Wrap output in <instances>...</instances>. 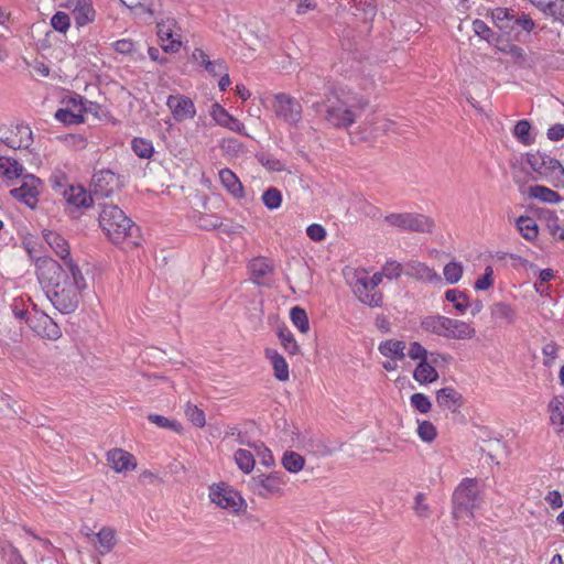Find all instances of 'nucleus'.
Listing matches in <instances>:
<instances>
[{
    "mask_svg": "<svg viewBox=\"0 0 564 564\" xmlns=\"http://www.w3.org/2000/svg\"><path fill=\"white\" fill-rule=\"evenodd\" d=\"M36 275L56 310L70 314L78 307L82 291L87 284L80 268L73 260L66 261V268H63L52 258H40L36 261Z\"/></svg>",
    "mask_w": 564,
    "mask_h": 564,
    "instance_id": "obj_1",
    "label": "nucleus"
},
{
    "mask_svg": "<svg viewBox=\"0 0 564 564\" xmlns=\"http://www.w3.org/2000/svg\"><path fill=\"white\" fill-rule=\"evenodd\" d=\"M367 100L359 95L344 89L335 90L324 101L312 105L314 111L333 128L347 129L367 107Z\"/></svg>",
    "mask_w": 564,
    "mask_h": 564,
    "instance_id": "obj_2",
    "label": "nucleus"
},
{
    "mask_svg": "<svg viewBox=\"0 0 564 564\" xmlns=\"http://www.w3.org/2000/svg\"><path fill=\"white\" fill-rule=\"evenodd\" d=\"M99 225L115 245L126 243L129 248L140 245L139 227L117 205H101Z\"/></svg>",
    "mask_w": 564,
    "mask_h": 564,
    "instance_id": "obj_3",
    "label": "nucleus"
},
{
    "mask_svg": "<svg viewBox=\"0 0 564 564\" xmlns=\"http://www.w3.org/2000/svg\"><path fill=\"white\" fill-rule=\"evenodd\" d=\"M421 327L424 332L447 339H470L476 334L475 328L468 323L443 315H429L423 317Z\"/></svg>",
    "mask_w": 564,
    "mask_h": 564,
    "instance_id": "obj_4",
    "label": "nucleus"
},
{
    "mask_svg": "<svg viewBox=\"0 0 564 564\" xmlns=\"http://www.w3.org/2000/svg\"><path fill=\"white\" fill-rule=\"evenodd\" d=\"M453 517L455 519L471 517L474 509L479 507V488L475 479L465 478L453 494Z\"/></svg>",
    "mask_w": 564,
    "mask_h": 564,
    "instance_id": "obj_5",
    "label": "nucleus"
},
{
    "mask_svg": "<svg viewBox=\"0 0 564 564\" xmlns=\"http://www.w3.org/2000/svg\"><path fill=\"white\" fill-rule=\"evenodd\" d=\"M527 163L539 177L551 181L555 186L564 184V167L556 159L542 152L528 153Z\"/></svg>",
    "mask_w": 564,
    "mask_h": 564,
    "instance_id": "obj_6",
    "label": "nucleus"
},
{
    "mask_svg": "<svg viewBox=\"0 0 564 564\" xmlns=\"http://www.w3.org/2000/svg\"><path fill=\"white\" fill-rule=\"evenodd\" d=\"M384 221L400 230L413 232H432L435 226L431 217L416 213H391L384 217Z\"/></svg>",
    "mask_w": 564,
    "mask_h": 564,
    "instance_id": "obj_7",
    "label": "nucleus"
},
{
    "mask_svg": "<svg viewBox=\"0 0 564 564\" xmlns=\"http://www.w3.org/2000/svg\"><path fill=\"white\" fill-rule=\"evenodd\" d=\"M272 108L275 116L291 127H296L302 121V105L289 94L279 93L274 95Z\"/></svg>",
    "mask_w": 564,
    "mask_h": 564,
    "instance_id": "obj_8",
    "label": "nucleus"
},
{
    "mask_svg": "<svg viewBox=\"0 0 564 564\" xmlns=\"http://www.w3.org/2000/svg\"><path fill=\"white\" fill-rule=\"evenodd\" d=\"M0 142L8 148L29 149L33 142L32 130L28 124H2L0 126Z\"/></svg>",
    "mask_w": 564,
    "mask_h": 564,
    "instance_id": "obj_9",
    "label": "nucleus"
},
{
    "mask_svg": "<svg viewBox=\"0 0 564 564\" xmlns=\"http://www.w3.org/2000/svg\"><path fill=\"white\" fill-rule=\"evenodd\" d=\"M42 186L43 182L39 177L26 174L22 177L21 185L10 191V195L33 209L37 205Z\"/></svg>",
    "mask_w": 564,
    "mask_h": 564,
    "instance_id": "obj_10",
    "label": "nucleus"
},
{
    "mask_svg": "<svg viewBox=\"0 0 564 564\" xmlns=\"http://www.w3.org/2000/svg\"><path fill=\"white\" fill-rule=\"evenodd\" d=\"M283 477V474L278 471L259 475L250 479L249 487L261 497L280 496L285 484Z\"/></svg>",
    "mask_w": 564,
    "mask_h": 564,
    "instance_id": "obj_11",
    "label": "nucleus"
},
{
    "mask_svg": "<svg viewBox=\"0 0 564 564\" xmlns=\"http://www.w3.org/2000/svg\"><path fill=\"white\" fill-rule=\"evenodd\" d=\"M158 37L165 53H176L182 46L181 29L174 19L167 18L158 22Z\"/></svg>",
    "mask_w": 564,
    "mask_h": 564,
    "instance_id": "obj_12",
    "label": "nucleus"
},
{
    "mask_svg": "<svg viewBox=\"0 0 564 564\" xmlns=\"http://www.w3.org/2000/svg\"><path fill=\"white\" fill-rule=\"evenodd\" d=\"M209 497L212 502L232 512H237L242 505L241 496L236 490L224 484L212 487Z\"/></svg>",
    "mask_w": 564,
    "mask_h": 564,
    "instance_id": "obj_13",
    "label": "nucleus"
},
{
    "mask_svg": "<svg viewBox=\"0 0 564 564\" xmlns=\"http://www.w3.org/2000/svg\"><path fill=\"white\" fill-rule=\"evenodd\" d=\"M28 324L42 338L56 340L62 336L59 326L45 313H34Z\"/></svg>",
    "mask_w": 564,
    "mask_h": 564,
    "instance_id": "obj_14",
    "label": "nucleus"
},
{
    "mask_svg": "<svg viewBox=\"0 0 564 564\" xmlns=\"http://www.w3.org/2000/svg\"><path fill=\"white\" fill-rule=\"evenodd\" d=\"M119 186V178L110 170H100L94 173L91 177V194L100 197L110 196Z\"/></svg>",
    "mask_w": 564,
    "mask_h": 564,
    "instance_id": "obj_15",
    "label": "nucleus"
},
{
    "mask_svg": "<svg viewBox=\"0 0 564 564\" xmlns=\"http://www.w3.org/2000/svg\"><path fill=\"white\" fill-rule=\"evenodd\" d=\"M166 106L171 110L173 118L178 122L193 119L196 115V108L193 100L185 95L169 96Z\"/></svg>",
    "mask_w": 564,
    "mask_h": 564,
    "instance_id": "obj_16",
    "label": "nucleus"
},
{
    "mask_svg": "<svg viewBox=\"0 0 564 564\" xmlns=\"http://www.w3.org/2000/svg\"><path fill=\"white\" fill-rule=\"evenodd\" d=\"M352 292L360 303L369 307H380L383 302V295L380 290L372 288L361 276L357 278L352 285Z\"/></svg>",
    "mask_w": 564,
    "mask_h": 564,
    "instance_id": "obj_17",
    "label": "nucleus"
},
{
    "mask_svg": "<svg viewBox=\"0 0 564 564\" xmlns=\"http://www.w3.org/2000/svg\"><path fill=\"white\" fill-rule=\"evenodd\" d=\"M404 273L425 283H438L442 284L441 275L424 262L411 260L404 264Z\"/></svg>",
    "mask_w": 564,
    "mask_h": 564,
    "instance_id": "obj_18",
    "label": "nucleus"
},
{
    "mask_svg": "<svg viewBox=\"0 0 564 564\" xmlns=\"http://www.w3.org/2000/svg\"><path fill=\"white\" fill-rule=\"evenodd\" d=\"M249 270L251 273V281L254 284L261 286L270 285L269 278L273 272V265L268 259L263 257L252 259L249 263Z\"/></svg>",
    "mask_w": 564,
    "mask_h": 564,
    "instance_id": "obj_19",
    "label": "nucleus"
},
{
    "mask_svg": "<svg viewBox=\"0 0 564 564\" xmlns=\"http://www.w3.org/2000/svg\"><path fill=\"white\" fill-rule=\"evenodd\" d=\"M210 116L217 124L237 133H245V126L237 118L231 116L221 105L215 102L210 109Z\"/></svg>",
    "mask_w": 564,
    "mask_h": 564,
    "instance_id": "obj_20",
    "label": "nucleus"
},
{
    "mask_svg": "<svg viewBox=\"0 0 564 564\" xmlns=\"http://www.w3.org/2000/svg\"><path fill=\"white\" fill-rule=\"evenodd\" d=\"M192 59L214 77L221 75L227 67V64L223 58L212 61L208 54L202 48H195L193 51Z\"/></svg>",
    "mask_w": 564,
    "mask_h": 564,
    "instance_id": "obj_21",
    "label": "nucleus"
},
{
    "mask_svg": "<svg viewBox=\"0 0 564 564\" xmlns=\"http://www.w3.org/2000/svg\"><path fill=\"white\" fill-rule=\"evenodd\" d=\"M107 460L117 473L132 470L137 467L134 456L121 448L109 451Z\"/></svg>",
    "mask_w": 564,
    "mask_h": 564,
    "instance_id": "obj_22",
    "label": "nucleus"
},
{
    "mask_svg": "<svg viewBox=\"0 0 564 564\" xmlns=\"http://www.w3.org/2000/svg\"><path fill=\"white\" fill-rule=\"evenodd\" d=\"M45 242L51 247L57 257L63 260V268H66V261L73 260L69 257V245L64 237L51 230L43 231Z\"/></svg>",
    "mask_w": 564,
    "mask_h": 564,
    "instance_id": "obj_23",
    "label": "nucleus"
},
{
    "mask_svg": "<svg viewBox=\"0 0 564 564\" xmlns=\"http://www.w3.org/2000/svg\"><path fill=\"white\" fill-rule=\"evenodd\" d=\"M463 395L452 387H445L436 392V402L452 412H456L463 405Z\"/></svg>",
    "mask_w": 564,
    "mask_h": 564,
    "instance_id": "obj_24",
    "label": "nucleus"
},
{
    "mask_svg": "<svg viewBox=\"0 0 564 564\" xmlns=\"http://www.w3.org/2000/svg\"><path fill=\"white\" fill-rule=\"evenodd\" d=\"M64 198L74 207H89L93 203L91 194L80 185H72L64 192Z\"/></svg>",
    "mask_w": 564,
    "mask_h": 564,
    "instance_id": "obj_25",
    "label": "nucleus"
},
{
    "mask_svg": "<svg viewBox=\"0 0 564 564\" xmlns=\"http://www.w3.org/2000/svg\"><path fill=\"white\" fill-rule=\"evenodd\" d=\"M95 10L90 0H76L73 15L78 26H84L95 19Z\"/></svg>",
    "mask_w": 564,
    "mask_h": 564,
    "instance_id": "obj_26",
    "label": "nucleus"
},
{
    "mask_svg": "<svg viewBox=\"0 0 564 564\" xmlns=\"http://www.w3.org/2000/svg\"><path fill=\"white\" fill-rule=\"evenodd\" d=\"M527 195L529 198L538 199L546 204H556L562 200L561 195L543 185H533L528 188Z\"/></svg>",
    "mask_w": 564,
    "mask_h": 564,
    "instance_id": "obj_27",
    "label": "nucleus"
},
{
    "mask_svg": "<svg viewBox=\"0 0 564 564\" xmlns=\"http://www.w3.org/2000/svg\"><path fill=\"white\" fill-rule=\"evenodd\" d=\"M265 357L270 360L274 376L280 381L289 380V365L284 357L274 349H265Z\"/></svg>",
    "mask_w": 564,
    "mask_h": 564,
    "instance_id": "obj_28",
    "label": "nucleus"
},
{
    "mask_svg": "<svg viewBox=\"0 0 564 564\" xmlns=\"http://www.w3.org/2000/svg\"><path fill=\"white\" fill-rule=\"evenodd\" d=\"M219 178L226 189L236 198L243 196V186L236 174L229 169L219 171Z\"/></svg>",
    "mask_w": 564,
    "mask_h": 564,
    "instance_id": "obj_29",
    "label": "nucleus"
},
{
    "mask_svg": "<svg viewBox=\"0 0 564 564\" xmlns=\"http://www.w3.org/2000/svg\"><path fill=\"white\" fill-rule=\"evenodd\" d=\"M404 349H405V343L402 340H394V339H388V340L381 341L378 347V350L384 357H388L391 359H400V360H402L405 357Z\"/></svg>",
    "mask_w": 564,
    "mask_h": 564,
    "instance_id": "obj_30",
    "label": "nucleus"
},
{
    "mask_svg": "<svg viewBox=\"0 0 564 564\" xmlns=\"http://www.w3.org/2000/svg\"><path fill=\"white\" fill-rule=\"evenodd\" d=\"M413 378L420 383H432L438 379V372L427 360H423L416 366Z\"/></svg>",
    "mask_w": 564,
    "mask_h": 564,
    "instance_id": "obj_31",
    "label": "nucleus"
},
{
    "mask_svg": "<svg viewBox=\"0 0 564 564\" xmlns=\"http://www.w3.org/2000/svg\"><path fill=\"white\" fill-rule=\"evenodd\" d=\"M95 535L98 541L97 550L100 554L109 553L116 545V531L109 527H104Z\"/></svg>",
    "mask_w": 564,
    "mask_h": 564,
    "instance_id": "obj_32",
    "label": "nucleus"
},
{
    "mask_svg": "<svg viewBox=\"0 0 564 564\" xmlns=\"http://www.w3.org/2000/svg\"><path fill=\"white\" fill-rule=\"evenodd\" d=\"M517 228L527 240H534L538 237V225L531 217L520 216L517 219Z\"/></svg>",
    "mask_w": 564,
    "mask_h": 564,
    "instance_id": "obj_33",
    "label": "nucleus"
},
{
    "mask_svg": "<svg viewBox=\"0 0 564 564\" xmlns=\"http://www.w3.org/2000/svg\"><path fill=\"white\" fill-rule=\"evenodd\" d=\"M491 315L495 319L505 324L513 323L516 316L513 308L503 302L495 303L491 306Z\"/></svg>",
    "mask_w": 564,
    "mask_h": 564,
    "instance_id": "obj_34",
    "label": "nucleus"
},
{
    "mask_svg": "<svg viewBox=\"0 0 564 564\" xmlns=\"http://www.w3.org/2000/svg\"><path fill=\"white\" fill-rule=\"evenodd\" d=\"M473 30L477 36L491 45H497L500 41V35L495 33L482 20L476 19L473 22Z\"/></svg>",
    "mask_w": 564,
    "mask_h": 564,
    "instance_id": "obj_35",
    "label": "nucleus"
},
{
    "mask_svg": "<svg viewBox=\"0 0 564 564\" xmlns=\"http://www.w3.org/2000/svg\"><path fill=\"white\" fill-rule=\"evenodd\" d=\"M491 18L500 30H507L511 28L512 19L514 18V11L508 8H496L491 12Z\"/></svg>",
    "mask_w": 564,
    "mask_h": 564,
    "instance_id": "obj_36",
    "label": "nucleus"
},
{
    "mask_svg": "<svg viewBox=\"0 0 564 564\" xmlns=\"http://www.w3.org/2000/svg\"><path fill=\"white\" fill-rule=\"evenodd\" d=\"M278 337L284 350L289 355H297L300 352V346L297 345L292 332L288 327H280L278 329Z\"/></svg>",
    "mask_w": 564,
    "mask_h": 564,
    "instance_id": "obj_37",
    "label": "nucleus"
},
{
    "mask_svg": "<svg viewBox=\"0 0 564 564\" xmlns=\"http://www.w3.org/2000/svg\"><path fill=\"white\" fill-rule=\"evenodd\" d=\"M54 117L57 121L64 124H79L84 122V115L67 106L58 109Z\"/></svg>",
    "mask_w": 564,
    "mask_h": 564,
    "instance_id": "obj_38",
    "label": "nucleus"
},
{
    "mask_svg": "<svg viewBox=\"0 0 564 564\" xmlns=\"http://www.w3.org/2000/svg\"><path fill=\"white\" fill-rule=\"evenodd\" d=\"M304 457L293 451L285 452L282 457V465L290 473H299L304 467Z\"/></svg>",
    "mask_w": 564,
    "mask_h": 564,
    "instance_id": "obj_39",
    "label": "nucleus"
},
{
    "mask_svg": "<svg viewBox=\"0 0 564 564\" xmlns=\"http://www.w3.org/2000/svg\"><path fill=\"white\" fill-rule=\"evenodd\" d=\"M445 299L448 302L453 303L456 311L459 312L460 314H464L469 306L466 293L456 289L447 290L445 292Z\"/></svg>",
    "mask_w": 564,
    "mask_h": 564,
    "instance_id": "obj_40",
    "label": "nucleus"
},
{
    "mask_svg": "<svg viewBox=\"0 0 564 564\" xmlns=\"http://www.w3.org/2000/svg\"><path fill=\"white\" fill-rule=\"evenodd\" d=\"M234 458L238 468L245 474H249L253 470L256 464L254 456L248 449L240 448L236 451Z\"/></svg>",
    "mask_w": 564,
    "mask_h": 564,
    "instance_id": "obj_41",
    "label": "nucleus"
},
{
    "mask_svg": "<svg viewBox=\"0 0 564 564\" xmlns=\"http://www.w3.org/2000/svg\"><path fill=\"white\" fill-rule=\"evenodd\" d=\"M513 135L519 142L524 145H530L534 142V137L531 134V124L528 120H519L513 128Z\"/></svg>",
    "mask_w": 564,
    "mask_h": 564,
    "instance_id": "obj_42",
    "label": "nucleus"
},
{
    "mask_svg": "<svg viewBox=\"0 0 564 564\" xmlns=\"http://www.w3.org/2000/svg\"><path fill=\"white\" fill-rule=\"evenodd\" d=\"M550 420L552 424H564V397H555L549 404Z\"/></svg>",
    "mask_w": 564,
    "mask_h": 564,
    "instance_id": "obj_43",
    "label": "nucleus"
},
{
    "mask_svg": "<svg viewBox=\"0 0 564 564\" xmlns=\"http://www.w3.org/2000/svg\"><path fill=\"white\" fill-rule=\"evenodd\" d=\"M23 170V165L18 161L0 156V171H2L7 178L20 177Z\"/></svg>",
    "mask_w": 564,
    "mask_h": 564,
    "instance_id": "obj_44",
    "label": "nucleus"
},
{
    "mask_svg": "<svg viewBox=\"0 0 564 564\" xmlns=\"http://www.w3.org/2000/svg\"><path fill=\"white\" fill-rule=\"evenodd\" d=\"M508 56L520 67H531L534 64L533 58L525 53L524 48L516 44L513 47H509Z\"/></svg>",
    "mask_w": 564,
    "mask_h": 564,
    "instance_id": "obj_45",
    "label": "nucleus"
},
{
    "mask_svg": "<svg viewBox=\"0 0 564 564\" xmlns=\"http://www.w3.org/2000/svg\"><path fill=\"white\" fill-rule=\"evenodd\" d=\"M131 147L135 155L141 159H150L154 153L152 142L143 138H134L131 142Z\"/></svg>",
    "mask_w": 564,
    "mask_h": 564,
    "instance_id": "obj_46",
    "label": "nucleus"
},
{
    "mask_svg": "<svg viewBox=\"0 0 564 564\" xmlns=\"http://www.w3.org/2000/svg\"><path fill=\"white\" fill-rule=\"evenodd\" d=\"M290 317L294 326L301 332V333H307L310 329V323L308 317L305 312L300 306H294L291 308Z\"/></svg>",
    "mask_w": 564,
    "mask_h": 564,
    "instance_id": "obj_47",
    "label": "nucleus"
},
{
    "mask_svg": "<svg viewBox=\"0 0 564 564\" xmlns=\"http://www.w3.org/2000/svg\"><path fill=\"white\" fill-rule=\"evenodd\" d=\"M121 2L137 14L149 13L152 15L154 12L153 0H121Z\"/></svg>",
    "mask_w": 564,
    "mask_h": 564,
    "instance_id": "obj_48",
    "label": "nucleus"
},
{
    "mask_svg": "<svg viewBox=\"0 0 564 564\" xmlns=\"http://www.w3.org/2000/svg\"><path fill=\"white\" fill-rule=\"evenodd\" d=\"M413 510L417 518L426 519L432 514V509L426 502V496L423 492H417L414 497Z\"/></svg>",
    "mask_w": 564,
    "mask_h": 564,
    "instance_id": "obj_49",
    "label": "nucleus"
},
{
    "mask_svg": "<svg viewBox=\"0 0 564 564\" xmlns=\"http://www.w3.org/2000/svg\"><path fill=\"white\" fill-rule=\"evenodd\" d=\"M444 278L447 283L455 284L463 276V265L459 262L452 261L444 267L443 270Z\"/></svg>",
    "mask_w": 564,
    "mask_h": 564,
    "instance_id": "obj_50",
    "label": "nucleus"
},
{
    "mask_svg": "<svg viewBox=\"0 0 564 564\" xmlns=\"http://www.w3.org/2000/svg\"><path fill=\"white\" fill-rule=\"evenodd\" d=\"M262 202L267 208L278 209L282 203V194L278 188L269 187L262 194Z\"/></svg>",
    "mask_w": 564,
    "mask_h": 564,
    "instance_id": "obj_51",
    "label": "nucleus"
},
{
    "mask_svg": "<svg viewBox=\"0 0 564 564\" xmlns=\"http://www.w3.org/2000/svg\"><path fill=\"white\" fill-rule=\"evenodd\" d=\"M187 419L196 426L204 427L206 424L205 413L195 404L187 403L185 409Z\"/></svg>",
    "mask_w": 564,
    "mask_h": 564,
    "instance_id": "obj_52",
    "label": "nucleus"
},
{
    "mask_svg": "<svg viewBox=\"0 0 564 564\" xmlns=\"http://www.w3.org/2000/svg\"><path fill=\"white\" fill-rule=\"evenodd\" d=\"M63 102L67 107L73 108L75 111H80L82 115H84V112H87L88 110H90V106H93V102L84 99L79 95L70 96V97L64 99Z\"/></svg>",
    "mask_w": 564,
    "mask_h": 564,
    "instance_id": "obj_53",
    "label": "nucleus"
},
{
    "mask_svg": "<svg viewBox=\"0 0 564 564\" xmlns=\"http://www.w3.org/2000/svg\"><path fill=\"white\" fill-rule=\"evenodd\" d=\"M381 271L387 279L397 280L404 272V265L395 260H388Z\"/></svg>",
    "mask_w": 564,
    "mask_h": 564,
    "instance_id": "obj_54",
    "label": "nucleus"
},
{
    "mask_svg": "<svg viewBox=\"0 0 564 564\" xmlns=\"http://www.w3.org/2000/svg\"><path fill=\"white\" fill-rule=\"evenodd\" d=\"M417 435L423 442L431 443L435 440L437 433L435 426L430 421H422L419 422Z\"/></svg>",
    "mask_w": 564,
    "mask_h": 564,
    "instance_id": "obj_55",
    "label": "nucleus"
},
{
    "mask_svg": "<svg viewBox=\"0 0 564 564\" xmlns=\"http://www.w3.org/2000/svg\"><path fill=\"white\" fill-rule=\"evenodd\" d=\"M148 420L158 425L159 427H162V429H170V430H173V431H176V432H180L182 426L178 422L174 421V420H170L163 415H159V414H150L148 416Z\"/></svg>",
    "mask_w": 564,
    "mask_h": 564,
    "instance_id": "obj_56",
    "label": "nucleus"
},
{
    "mask_svg": "<svg viewBox=\"0 0 564 564\" xmlns=\"http://www.w3.org/2000/svg\"><path fill=\"white\" fill-rule=\"evenodd\" d=\"M51 25L55 31L66 33L70 25V19L67 13L58 11L52 17Z\"/></svg>",
    "mask_w": 564,
    "mask_h": 564,
    "instance_id": "obj_57",
    "label": "nucleus"
},
{
    "mask_svg": "<svg viewBox=\"0 0 564 564\" xmlns=\"http://www.w3.org/2000/svg\"><path fill=\"white\" fill-rule=\"evenodd\" d=\"M411 405L421 413H427L432 403L430 399L423 393H414L410 398Z\"/></svg>",
    "mask_w": 564,
    "mask_h": 564,
    "instance_id": "obj_58",
    "label": "nucleus"
},
{
    "mask_svg": "<svg viewBox=\"0 0 564 564\" xmlns=\"http://www.w3.org/2000/svg\"><path fill=\"white\" fill-rule=\"evenodd\" d=\"M50 182L52 187L61 195H64V192L68 189L69 186H72V184H68L66 175L62 172L52 174Z\"/></svg>",
    "mask_w": 564,
    "mask_h": 564,
    "instance_id": "obj_59",
    "label": "nucleus"
},
{
    "mask_svg": "<svg viewBox=\"0 0 564 564\" xmlns=\"http://www.w3.org/2000/svg\"><path fill=\"white\" fill-rule=\"evenodd\" d=\"M492 274H494L492 268L487 267L485 269L484 275L478 278L477 281L475 282V289L479 290V291L488 290L494 283Z\"/></svg>",
    "mask_w": 564,
    "mask_h": 564,
    "instance_id": "obj_60",
    "label": "nucleus"
},
{
    "mask_svg": "<svg viewBox=\"0 0 564 564\" xmlns=\"http://www.w3.org/2000/svg\"><path fill=\"white\" fill-rule=\"evenodd\" d=\"M514 25L519 26L520 29L527 32H531L535 24L534 21L528 14L522 13L521 15H517L514 13L511 28H513Z\"/></svg>",
    "mask_w": 564,
    "mask_h": 564,
    "instance_id": "obj_61",
    "label": "nucleus"
},
{
    "mask_svg": "<svg viewBox=\"0 0 564 564\" xmlns=\"http://www.w3.org/2000/svg\"><path fill=\"white\" fill-rule=\"evenodd\" d=\"M408 355L413 360H427V350L417 341L411 343Z\"/></svg>",
    "mask_w": 564,
    "mask_h": 564,
    "instance_id": "obj_62",
    "label": "nucleus"
},
{
    "mask_svg": "<svg viewBox=\"0 0 564 564\" xmlns=\"http://www.w3.org/2000/svg\"><path fill=\"white\" fill-rule=\"evenodd\" d=\"M308 238L313 241L319 242L326 238V230L319 224H312L306 228Z\"/></svg>",
    "mask_w": 564,
    "mask_h": 564,
    "instance_id": "obj_63",
    "label": "nucleus"
},
{
    "mask_svg": "<svg viewBox=\"0 0 564 564\" xmlns=\"http://www.w3.org/2000/svg\"><path fill=\"white\" fill-rule=\"evenodd\" d=\"M4 556L8 564H26L19 550L12 544H10L7 550H4Z\"/></svg>",
    "mask_w": 564,
    "mask_h": 564,
    "instance_id": "obj_64",
    "label": "nucleus"
}]
</instances>
